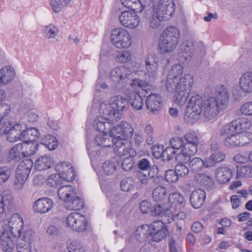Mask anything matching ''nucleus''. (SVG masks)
<instances>
[{"label": "nucleus", "mask_w": 252, "mask_h": 252, "mask_svg": "<svg viewBox=\"0 0 252 252\" xmlns=\"http://www.w3.org/2000/svg\"><path fill=\"white\" fill-rule=\"evenodd\" d=\"M199 95H192L188 102L185 115V119L189 123H194L199 119L201 114L207 121L217 117L221 112L227 109L230 104L237 100L235 95H214L200 100L197 98Z\"/></svg>", "instance_id": "obj_1"}, {"label": "nucleus", "mask_w": 252, "mask_h": 252, "mask_svg": "<svg viewBox=\"0 0 252 252\" xmlns=\"http://www.w3.org/2000/svg\"><path fill=\"white\" fill-rule=\"evenodd\" d=\"M127 95H114L111 103L104 102L100 106L101 116L95 119V127L102 131L111 127L122 118L120 112L128 105Z\"/></svg>", "instance_id": "obj_2"}, {"label": "nucleus", "mask_w": 252, "mask_h": 252, "mask_svg": "<svg viewBox=\"0 0 252 252\" xmlns=\"http://www.w3.org/2000/svg\"><path fill=\"white\" fill-rule=\"evenodd\" d=\"M183 66L180 64L172 66L167 77L166 86L168 93L189 94L193 83L191 75L185 74L182 78Z\"/></svg>", "instance_id": "obj_3"}, {"label": "nucleus", "mask_w": 252, "mask_h": 252, "mask_svg": "<svg viewBox=\"0 0 252 252\" xmlns=\"http://www.w3.org/2000/svg\"><path fill=\"white\" fill-rule=\"evenodd\" d=\"M131 73L130 68L126 66H120L113 68L110 73V81L113 83L108 86L105 83L102 82L99 77L95 87L96 93L107 94L114 89L120 90L129 81Z\"/></svg>", "instance_id": "obj_4"}, {"label": "nucleus", "mask_w": 252, "mask_h": 252, "mask_svg": "<svg viewBox=\"0 0 252 252\" xmlns=\"http://www.w3.org/2000/svg\"><path fill=\"white\" fill-rule=\"evenodd\" d=\"M180 34L175 27L167 28L161 34L158 41V47L161 54L170 53L176 48L179 43Z\"/></svg>", "instance_id": "obj_5"}, {"label": "nucleus", "mask_w": 252, "mask_h": 252, "mask_svg": "<svg viewBox=\"0 0 252 252\" xmlns=\"http://www.w3.org/2000/svg\"><path fill=\"white\" fill-rule=\"evenodd\" d=\"M59 198L65 203L67 209L79 210L84 207V201L76 193L75 189L70 186L61 187L58 191Z\"/></svg>", "instance_id": "obj_6"}, {"label": "nucleus", "mask_w": 252, "mask_h": 252, "mask_svg": "<svg viewBox=\"0 0 252 252\" xmlns=\"http://www.w3.org/2000/svg\"><path fill=\"white\" fill-rule=\"evenodd\" d=\"M0 131L6 134V139L10 142L25 141L27 137L26 125L22 123L14 124L11 121L2 123Z\"/></svg>", "instance_id": "obj_7"}, {"label": "nucleus", "mask_w": 252, "mask_h": 252, "mask_svg": "<svg viewBox=\"0 0 252 252\" xmlns=\"http://www.w3.org/2000/svg\"><path fill=\"white\" fill-rule=\"evenodd\" d=\"M10 231V233L19 239L25 236L26 233L32 231L24 227L23 218L18 214H13L8 219L0 221V230Z\"/></svg>", "instance_id": "obj_8"}, {"label": "nucleus", "mask_w": 252, "mask_h": 252, "mask_svg": "<svg viewBox=\"0 0 252 252\" xmlns=\"http://www.w3.org/2000/svg\"><path fill=\"white\" fill-rule=\"evenodd\" d=\"M186 142L184 143L180 152L176 156V159L179 162L189 160L190 156H194L198 151L199 139L194 132H189L185 135Z\"/></svg>", "instance_id": "obj_9"}, {"label": "nucleus", "mask_w": 252, "mask_h": 252, "mask_svg": "<svg viewBox=\"0 0 252 252\" xmlns=\"http://www.w3.org/2000/svg\"><path fill=\"white\" fill-rule=\"evenodd\" d=\"M65 224L70 230L77 233L85 231L89 226L86 217L78 212L69 214L66 218Z\"/></svg>", "instance_id": "obj_10"}, {"label": "nucleus", "mask_w": 252, "mask_h": 252, "mask_svg": "<svg viewBox=\"0 0 252 252\" xmlns=\"http://www.w3.org/2000/svg\"><path fill=\"white\" fill-rule=\"evenodd\" d=\"M110 38L113 44L118 48H127L132 43L130 34L122 28L113 29Z\"/></svg>", "instance_id": "obj_11"}, {"label": "nucleus", "mask_w": 252, "mask_h": 252, "mask_svg": "<svg viewBox=\"0 0 252 252\" xmlns=\"http://www.w3.org/2000/svg\"><path fill=\"white\" fill-rule=\"evenodd\" d=\"M111 138L117 140H126L133 135L134 129L130 124L121 122L119 125L110 128Z\"/></svg>", "instance_id": "obj_12"}, {"label": "nucleus", "mask_w": 252, "mask_h": 252, "mask_svg": "<svg viewBox=\"0 0 252 252\" xmlns=\"http://www.w3.org/2000/svg\"><path fill=\"white\" fill-rule=\"evenodd\" d=\"M27 166L28 168L31 166V159H26L21 161L18 165L15 175V179L14 183V188L17 190H20L23 188L26 180L31 171L24 170L23 167Z\"/></svg>", "instance_id": "obj_13"}, {"label": "nucleus", "mask_w": 252, "mask_h": 252, "mask_svg": "<svg viewBox=\"0 0 252 252\" xmlns=\"http://www.w3.org/2000/svg\"><path fill=\"white\" fill-rule=\"evenodd\" d=\"M150 231V237L155 242L163 240L169 234L167 227L161 221H155L151 224Z\"/></svg>", "instance_id": "obj_14"}, {"label": "nucleus", "mask_w": 252, "mask_h": 252, "mask_svg": "<svg viewBox=\"0 0 252 252\" xmlns=\"http://www.w3.org/2000/svg\"><path fill=\"white\" fill-rule=\"evenodd\" d=\"M112 145L114 146L115 154L118 156L132 157L135 155L134 149L131 148L130 143L126 140L112 139Z\"/></svg>", "instance_id": "obj_15"}, {"label": "nucleus", "mask_w": 252, "mask_h": 252, "mask_svg": "<svg viewBox=\"0 0 252 252\" xmlns=\"http://www.w3.org/2000/svg\"><path fill=\"white\" fill-rule=\"evenodd\" d=\"M119 18L121 25L127 28L134 29L138 26L140 23L139 18L135 11L122 12Z\"/></svg>", "instance_id": "obj_16"}, {"label": "nucleus", "mask_w": 252, "mask_h": 252, "mask_svg": "<svg viewBox=\"0 0 252 252\" xmlns=\"http://www.w3.org/2000/svg\"><path fill=\"white\" fill-rule=\"evenodd\" d=\"M175 11V4L173 0H159L156 12L161 17L166 20L169 19Z\"/></svg>", "instance_id": "obj_17"}, {"label": "nucleus", "mask_w": 252, "mask_h": 252, "mask_svg": "<svg viewBox=\"0 0 252 252\" xmlns=\"http://www.w3.org/2000/svg\"><path fill=\"white\" fill-rule=\"evenodd\" d=\"M56 168L59 172V176L63 180L71 182L75 179V172L70 163H60L56 165Z\"/></svg>", "instance_id": "obj_18"}, {"label": "nucleus", "mask_w": 252, "mask_h": 252, "mask_svg": "<svg viewBox=\"0 0 252 252\" xmlns=\"http://www.w3.org/2000/svg\"><path fill=\"white\" fill-rule=\"evenodd\" d=\"M194 43L192 40H186L182 43L179 53L181 61L188 63L191 60L195 51Z\"/></svg>", "instance_id": "obj_19"}, {"label": "nucleus", "mask_w": 252, "mask_h": 252, "mask_svg": "<svg viewBox=\"0 0 252 252\" xmlns=\"http://www.w3.org/2000/svg\"><path fill=\"white\" fill-rule=\"evenodd\" d=\"M54 206V201L48 197H42L36 200L33 205V210L39 214H45L51 210Z\"/></svg>", "instance_id": "obj_20"}, {"label": "nucleus", "mask_w": 252, "mask_h": 252, "mask_svg": "<svg viewBox=\"0 0 252 252\" xmlns=\"http://www.w3.org/2000/svg\"><path fill=\"white\" fill-rule=\"evenodd\" d=\"M233 176L232 170L226 166H221L218 167L215 172V178L216 181L220 185L228 183Z\"/></svg>", "instance_id": "obj_21"}, {"label": "nucleus", "mask_w": 252, "mask_h": 252, "mask_svg": "<svg viewBox=\"0 0 252 252\" xmlns=\"http://www.w3.org/2000/svg\"><path fill=\"white\" fill-rule=\"evenodd\" d=\"M15 246V240L8 230H4L0 237V248L4 252H12Z\"/></svg>", "instance_id": "obj_22"}, {"label": "nucleus", "mask_w": 252, "mask_h": 252, "mask_svg": "<svg viewBox=\"0 0 252 252\" xmlns=\"http://www.w3.org/2000/svg\"><path fill=\"white\" fill-rule=\"evenodd\" d=\"M168 202L171 204L170 210H181L186 206V201L183 195L179 192H173L168 196Z\"/></svg>", "instance_id": "obj_23"}, {"label": "nucleus", "mask_w": 252, "mask_h": 252, "mask_svg": "<svg viewBox=\"0 0 252 252\" xmlns=\"http://www.w3.org/2000/svg\"><path fill=\"white\" fill-rule=\"evenodd\" d=\"M32 239V231L27 232L25 236H22V238H19L17 245L18 252H31Z\"/></svg>", "instance_id": "obj_24"}, {"label": "nucleus", "mask_w": 252, "mask_h": 252, "mask_svg": "<svg viewBox=\"0 0 252 252\" xmlns=\"http://www.w3.org/2000/svg\"><path fill=\"white\" fill-rule=\"evenodd\" d=\"M131 86L134 90H136L137 94H139L140 93L156 94L153 93V86L142 81L141 79H133Z\"/></svg>", "instance_id": "obj_25"}, {"label": "nucleus", "mask_w": 252, "mask_h": 252, "mask_svg": "<svg viewBox=\"0 0 252 252\" xmlns=\"http://www.w3.org/2000/svg\"><path fill=\"white\" fill-rule=\"evenodd\" d=\"M13 208V197L9 191H4L0 194V217L6 212Z\"/></svg>", "instance_id": "obj_26"}, {"label": "nucleus", "mask_w": 252, "mask_h": 252, "mask_svg": "<svg viewBox=\"0 0 252 252\" xmlns=\"http://www.w3.org/2000/svg\"><path fill=\"white\" fill-rule=\"evenodd\" d=\"M94 127L96 130L99 131L102 133H99L95 137V141L97 144L99 146L108 147L112 146V139L110 140L109 137L110 135V128L106 129L105 131H102L99 130L95 127V120L94 121Z\"/></svg>", "instance_id": "obj_27"}, {"label": "nucleus", "mask_w": 252, "mask_h": 252, "mask_svg": "<svg viewBox=\"0 0 252 252\" xmlns=\"http://www.w3.org/2000/svg\"><path fill=\"white\" fill-rule=\"evenodd\" d=\"M239 85L240 89L245 93L252 92V72L244 73L240 77Z\"/></svg>", "instance_id": "obj_28"}, {"label": "nucleus", "mask_w": 252, "mask_h": 252, "mask_svg": "<svg viewBox=\"0 0 252 252\" xmlns=\"http://www.w3.org/2000/svg\"><path fill=\"white\" fill-rule=\"evenodd\" d=\"M161 103L160 95H148L146 98L147 107L154 114L158 113Z\"/></svg>", "instance_id": "obj_29"}, {"label": "nucleus", "mask_w": 252, "mask_h": 252, "mask_svg": "<svg viewBox=\"0 0 252 252\" xmlns=\"http://www.w3.org/2000/svg\"><path fill=\"white\" fill-rule=\"evenodd\" d=\"M206 197L205 192L201 189L194 190L190 194V201L193 207L199 208L203 204Z\"/></svg>", "instance_id": "obj_30"}, {"label": "nucleus", "mask_w": 252, "mask_h": 252, "mask_svg": "<svg viewBox=\"0 0 252 252\" xmlns=\"http://www.w3.org/2000/svg\"><path fill=\"white\" fill-rule=\"evenodd\" d=\"M145 2L142 0H121L122 4L125 7L130 9L135 12H141L147 6V3L150 0H147Z\"/></svg>", "instance_id": "obj_31"}, {"label": "nucleus", "mask_w": 252, "mask_h": 252, "mask_svg": "<svg viewBox=\"0 0 252 252\" xmlns=\"http://www.w3.org/2000/svg\"><path fill=\"white\" fill-rule=\"evenodd\" d=\"M15 76V71L10 66H5L0 70V80L2 84L6 85L10 82Z\"/></svg>", "instance_id": "obj_32"}, {"label": "nucleus", "mask_w": 252, "mask_h": 252, "mask_svg": "<svg viewBox=\"0 0 252 252\" xmlns=\"http://www.w3.org/2000/svg\"><path fill=\"white\" fill-rule=\"evenodd\" d=\"M54 164L53 158L48 156L39 157L35 162V168L39 171L46 170L50 168Z\"/></svg>", "instance_id": "obj_33"}, {"label": "nucleus", "mask_w": 252, "mask_h": 252, "mask_svg": "<svg viewBox=\"0 0 252 252\" xmlns=\"http://www.w3.org/2000/svg\"><path fill=\"white\" fill-rule=\"evenodd\" d=\"M24 142L20 143L22 146V150L25 157H29L34 155L38 149L37 143L33 140H25Z\"/></svg>", "instance_id": "obj_34"}, {"label": "nucleus", "mask_w": 252, "mask_h": 252, "mask_svg": "<svg viewBox=\"0 0 252 252\" xmlns=\"http://www.w3.org/2000/svg\"><path fill=\"white\" fill-rule=\"evenodd\" d=\"M225 155L222 152L218 151L213 153L206 160V168H209L215 166L218 163L223 161Z\"/></svg>", "instance_id": "obj_35"}, {"label": "nucleus", "mask_w": 252, "mask_h": 252, "mask_svg": "<svg viewBox=\"0 0 252 252\" xmlns=\"http://www.w3.org/2000/svg\"><path fill=\"white\" fill-rule=\"evenodd\" d=\"M59 32L58 27L52 23L44 26L42 29L43 36L48 39L55 38Z\"/></svg>", "instance_id": "obj_36"}, {"label": "nucleus", "mask_w": 252, "mask_h": 252, "mask_svg": "<svg viewBox=\"0 0 252 252\" xmlns=\"http://www.w3.org/2000/svg\"><path fill=\"white\" fill-rule=\"evenodd\" d=\"M151 224H145L138 227L135 232V237L137 240L140 242L146 240L150 237Z\"/></svg>", "instance_id": "obj_37"}, {"label": "nucleus", "mask_w": 252, "mask_h": 252, "mask_svg": "<svg viewBox=\"0 0 252 252\" xmlns=\"http://www.w3.org/2000/svg\"><path fill=\"white\" fill-rule=\"evenodd\" d=\"M237 132H247L251 126V122L246 118L233 121Z\"/></svg>", "instance_id": "obj_38"}, {"label": "nucleus", "mask_w": 252, "mask_h": 252, "mask_svg": "<svg viewBox=\"0 0 252 252\" xmlns=\"http://www.w3.org/2000/svg\"><path fill=\"white\" fill-rule=\"evenodd\" d=\"M252 178V165L246 164L237 167L236 179Z\"/></svg>", "instance_id": "obj_39"}, {"label": "nucleus", "mask_w": 252, "mask_h": 252, "mask_svg": "<svg viewBox=\"0 0 252 252\" xmlns=\"http://www.w3.org/2000/svg\"><path fill=\"white\" fill-rule=\"evenodd\" d=\"M72 0H49V3L52 11L55 13L61 12L66 7Z\"/></svg>", "instance_id": "obj_40"}, {"label": "nucleus", "mask_w": 252, "mask_h": 252, "mask_svg": "<svg viewBox=\"0 0 252 252\" xmlns=\"http://www.w3.org/2000/svg\"><path fill=\"white\" fill-rule=\"evenodd\" d=\"M189 163V167L190 170L194 172H197L202 170L206 167V160H203L200 158H190Z\"/></svg>", "instance_id": "obj_41"}, {"label": "nucleus", "mask_w": 252, "mask_h": 252, "mask_svg": "<svg viewBox=\"0 0 252 252\" xmlns=\"http://www.w3.org/2000/svg\"><path fill=\"white\" fill-rule=\"evenodd\" d=\"M22 148L20 143L13 146L9 151V158L11 160H19L25 157Z\"/></svg>", "instance_id": "obj_42"}, {"label": "nucleus", "mask_w": 252, "mask_h": 252, "mask_svg": "<svg viewBox=\"0 0 252 252\" xmlns=\"http://www.w3.org/2000/svg\"><path fill=\"white\" fill-rule=\"evenodd\" d=\"M119 166V163L115 160H107L102 164V169L104 173L108 175L114 174Z\"/></svg>", "instance_id": "obj_43"}, {"label": "nucleus", "mask_w": 252, "mask_h": 252, "mask_svg": "<svg viewBox=\"0 0 252 252\" xmlns=\"http://www.w3.org/2000/svg\"><path fill=\"white\" fill-rule=\"evenodd\" d=\"M158 15L159 14L156 12L148 18V25L150 28L157 29L160 26L163 21L167 20L165 18Z\"/></svg>", "instance_id": "obj_44"}, {"label": "nucleus", "mask_w": 252, "mask_h": 252, "mask_svg": "<svg viewBox=\"0 0 252 252\" xmlns=\"http://www.w3.org/2000/svg\"><path fill=\"white\" fill-rule=\"evenodd\" d=\"M193 178L198 184L203 186L210 187L213 184V179L205 174H196L194 176Z\"/></svg>", "instance_id": "obj_45"}, {"label": "nucleus", "mask_w": 252, "mask_h": 252, "mask_svg": "<svg viewBox=\"0 0 252 252\" xmlns=\"http://www.w3.org/2000/svg\"><path fill=\"white\" fill-rule=\"evenodd\" d=\"M42 143L47 147L49 150H53L58 146V142L57 138L51 135L45 136L42 139Z\"/></svg>", "instance_id": "obj_46"}, {"label": "nucleus", "mask_w": 252, "mask_h": 252, "mask_svg": "<svg viewBox=\"0 0 252 252\" xmlns=\"http://www.w3.org/2000/svg\"><path fill=\"white\" fill-rule=\"evenodd\" d=\"M152 195L155 201H161L166 196V189L162 186L158 187L153 190Z\"/></svg>", "instance_id": "obj_47"}, {"label": "nucleus", "mask_w": 252, "mask_h": 252, "mask_svg": "<svg viewBox=\"0 0 252 252\" xmlns=\"http://www.w3.org/2000/svg\"><path fill=\"white\" fill-rule=\"evenodd\" d=\"M237 132L226 136L223 140L224 145L227 148L239 146V142Z\"/></svg>", "instance_id": "obj_48"}, {"label": "nucleus", "mask_w": 252, "mask_h": 252, "mask_svg": "<svg viewBox=\"0 0 252 252\" xmlns=\"http://www.w3.org/2000/svg\"><path fill=\"white\" fill-rule=\"evenodd\" d=\"M154 129L153 126L150 124L145 126L144 130V134L146 138V143L148 145H151L154 141Z\"/></svg>", "instance_id": "obj_49"}, {"label": "nucleus", "mask_w": 252, "mask_h": 252, "mask_svg": "<svg viewBox=\"0 0 252 252\" xmlns=\"http://www.w3.org/2000/svg\"><path fill=\"white\" fill-rule=\"evenodd\" d=\"M129 101L131 105L136 110H140L143 106V98L141 95H130Z\"/></svg>", "instance_id": "obj_50"}, {"label": "nucleus", "mask_w": 252, "mask_h": 252, "mask_svg": "<svg viewBox=\"0 0 252 252\" xmlns=\"http://www.w3.org/2000/svg\"><path fill=\"white\" fill-rule=\"evenodd\" d=\"M239 146H243L252 140V134L250 132H237Z\"/></svg>", "instance_id": "obj_51"}, {"label": "nucleus", "mask_w": 252, "mask_h": 252, "mask_svg": "<svg viewBox=\"0 0 252 252\" xmlns=\"http://www.w3.org/2000/svg\"><path fill=\"white\" fill-rule=\"evenodd\" d=\"M233 122L223 126L220 129V134L221 136H227L236 132Z\"/></svg>", "instance_id": "obj_52"}, {"label": "nucleus", "mask_w": 252, "mask_h": 252, "mask_svg": "<svg viewBox=\"0 0 252 252\" xmlns=\"http://www.w3.org/2000/svg\"><path fill=\"white\" fill-rule=\"evenodd\" d=\"M146 67L147 71L154 74L156 73L158 69V62L156 61V58L152 57L151 59H148L146 61Z\"/></svg>", "instance_id": "obj_53"}, {"label": "nucleus", "mask_w": 252, "mask_h": 252, "mask_svg": "<svg viewBox=\"0 0 252 252\" xmlns=\"http://www.w3.org/2000/svg\"><path fill=\"white\" fill-rule=\"evenodd\" d=\"M151 214L152 215L166 217L168 218L169 217V215L172 214L171 211L170 210V209H165L160 205L155 206L154 210L151 211Z\"/></svg>", "instance_id": "obj_54"}, {"label": "nucleus", "mask_w": 252, "mask_h": 252, "mask_svg": "<svg viewBox=\"0 0 252 252\" xmlns=\"http://www.w3.org/2000/svg\"><path fill=\"white\" fill-rule=\"evenodd\" d=\"M69 252H86L85 247L79 242L72 241L68 245Z\"/></svg>", "instance_id": "obj_55"}, {"label": "nucleus", "mask_w": 252, "mask_h": 252, "mask_svg": "<svg viewBox=\"0 0 252 252\" xmlns=\"http://www.w3.org/2000/svg\"><path fill=\"white\" fill-rule=\"evenodd\" d=\"M11 175L10 169L6 166L0 167V185L5 183Z\"/></svg>", "instance_id": "obj_56"}, {"label": "nucleus", "mask_w": 252, "mask_h": 252, "mask_svg": "<svg viewBox=\"0 0 252 252\" xmlns=\"http://www.w3.org/2000/svg\"><path fill=\"white\" fill-rule=\"evenodd\" d=\"M172 214L169 215L167 221L170 222L173 220H180L184 219L186 215L183 211H180L177 210H170Z\"/></svg>", "instance_id": "obj_57"}, {"label": "nucleus", "mask_w": 252, "mask_h": 252, "mask_svg": "<svg viewBox=\"0 0 252 252\" xmlns=\"http://www.w3.org/2000/svg\"><path fill=\"white\" fill-rule=\"evenodd\" d=\"M188 160H186L185 162H187ZM180 162L179 161H178ZM177 164L175 166V171L178 175V176L180 177H184L187 176L189 174V169L188 168L182 163V162H180Z\"/></svg>", "instance_id": "obj_58"}, {"label": "nucleus", "mask_w": 252, "mask_h": 252, "mask_svg": "<svg viewBox=\"0 0 252 252\" xmlns=\"http://www.w3.org/2000/svg\"><path fill=\"white\" fill-rule=\"evenodd\" d=\"M26 133H27V137L25 140L27 139H30V140H33L39 138L40 134L38 130L34 127L32 128H27L26 127Z\"/></svg>", "instance_id": "obj_59"}, {"label": "nucleus", "mask_w": 252, "mask_h": 252, "mask_svg": "<svg viewBox=\"0 0 252 252\" xmlns=\"http://www.w3.org/2000/svg\"><path fill=\"white\" fill-rule=\"evenodd\" d=\"M126 210L125 207L113 206L111 209L107 211L106 215L108 218H111L114 213H115L116 215L120 216L124 214Z\"/></svg>", "instance_id": "obj_60"}, {"label": "nucleus", "mask_w": 252, "mask_h": 252, "mask_svg": "<svg viewBox=\"0 0 252 252\" xmlns=\"http://www.w3.org/2000/svg\"><path fill=\"white\" fill-rule=\"evenodd\" d=\"M117 58L119 62L126 63L131 59V55L129 51H121L117 53Z\"/></svg>", "instance_id": "obj_61"}, {"label": "nucleus", "mask_w": 252, "mask_h": 252, "mask_svg": "<svg viewBox=\"0 0 252 252\" xmlns=\"http://www.w3.org/2000/svg\"><path fill=\"white\" fill-rule=\"evenodd\" d=\"M178 175L175 170H167L165 174V178L166 181L170 183H175L178 180Z\"/></svg>", "instance_id": "obj_62"}, {"label": "nucleus", "mask_w": 252, "mask_h": 252, "mask_svg": "<svg viewBox=\"0 0 252 252\" xmlns=\"http://www.w3.org/2000/svg\"><path fill=\"white\" fill-rule=\"evenodd\" d=\"M241 113L246 116H252V101L243 104L240 108Z\"/></svg>", "instance_id": "obj_63"}, {"label": "nucleus", "mask_w": 252, "mask_h": 252, "mask_svg": "<svg viewBox=\"0 0 252 252\" xmlns=\"http://www.w3.org/2000/svg\"><path fill=\"white\" fill-rule=\"evenodd\" d=\"M188 99V95H174L172 98L173 103L180 106L185 104Z\"/></svg>", "instance_id": "obj_64"}]
</instances>
